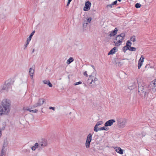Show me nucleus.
<instances>
[{"mask_svg":"<svg viewBox=\"0 0 156 156\" xmlns=\"http://www.w3.org/2000/svg\"><path fill=\"white\" fill-rule=\"evenodd\" d=\"M23 109V110H27V109H30L28 107H27L25 108L24 107Z\"/></svg>","mask_w":156,"mask_h":156,"instance_id":"nucleus-50","label":"nucleus"},{"mask_svg":"<svg viewBox=\"0 0 156 156\" xmlns=\"http://www.w3.org/2000/svg\"><path fill=\"white\" fill-rule=\"evenodd\" d=\"M42 147H45L44 145H43V143H42L41 142V143L40 144V145L39 146V149L40 150H42Z\"/></svg>","mask_w":156,"mask_h":156,"instance_id":"nucleus-29","label":"nucleus"},{"mask_svg":"<svg viewBox=\"0 0 156 156\" xmlns=\"http://www.w3.org/2000/svg\"><path fill=\"white\" fill-rule=\"evenodd\" d=\"M34 72V70L32 68H30V70L29 71V74L30 75V76L32 77H33V74Z\"/></svg>","mask_w":156,"mask_h":156,"instance_id":"nucleus-16","label":"nucleus"},{"mask_svg":"<svg viewBox=\"0 0 156 156\" xmlns=\"http://www.w3.org/2000/svg\"><path fill=\"white\" fill-rule=\"evenodd\" d=\"M83 75L86 77H88V76L87 73V71H85L83 73Z\"/></svg>","mask_w":156,"mask_h":156,"instance_id":"nucleus-43","label":"nucleus"},{"mask_svg":"<svg viewBox=\"0 0 156 156\" xmlns=\"http://www.w3.org/2000/svg\"><path fill=\"white\" fill-rule=\"evenodd\" d=\"M106 126H105L104 125V126L100 127L98 128V129H99V130H106L107 131L109 129L108 127H106Z\"/></svg>","mask_w":156,"mask_h":156,"instance_id":"nucleus-17","label":"nucleus"},{"mask_svg":"<svg viewBox=\"0 0 156 156\" xmlns=\"http://www.w3.org/2000/svg\"><path fill=\"white\" fill-rule=\"evenodd\" d=\"M115 151L118 153L122 154L123 153V150L120 147H116Z\"/></svg>","mask_w":156,"mask_h":156,"instance_id":"nucleus-14","label":"nucleus"},{"mask_svg":"<svg viewBox=\"0 0 156 156\" xmlns=\"http://www.w3.org/2000/svg\"><path fill=\"white\" fill-rule=\"evenodd\" d=\"M91 20L92 18L91 17H89L87 20V22L90 23Z\"/></svg>","mask_w":156,"mask_h":156,"instance_id":"nucleus-36","label":"nucleus"},{"mask_svg":"<svg viewBox=\"0 0 156 156\" xmlns=\"http://www.w3.org/2000/svg\"><path fill=\"white\" fill-rule=\"evenodd\" d=\"M35 30L33 31L30 34V35H29L28 38L31 39L32 38V37H33V36L34 35V33H35Z\"/></svg>","mask_w":156,"mask_h":156,"instance_id":"nucleus-25","label":"nucleus"},{"mask_svg":"<svg viewBox=\"0 0 156 156\" xmlns=\"http://www.w3.org/2000/svg\"><path fill=\"white\" fill-rule=\"evenodd\" d=\"M113 5H112V4H111L108 5L106 6V7L107 8H111L112 7V6Z\"/></svg>","mask_w":156,"mask_h":156,"instance_id":"nucleus-39","label":"nucleus"},{"mask_svg":"<svg viewBox=\"0 0 156 156\" xmlns=\"http://www.w3.org/2000/svg\"><path fill=\"white\" fill-rule=\"evenodd\" d=\"M84 87H87V85H86V84L85 83H84Z\"/></svg>","mask_w":156,"mask_h":156,"instance_id":"nucleus-57","label":"nucleus"},{"mask_svg":"<svg viewBox=\"0 0 156 156\" xmlns=\"http://www.w3.org/2000/svg\"><path fill=\"white\" fill-rule=\"evenodd\" d=\"M120 58H114V61L115 63V64L116 65H117L118 62H119V61L120 60Z\"/></svg>","mask_w":156,"mask_h":156,"instance_id":"nucleus-23","label":"nucleus"},{"mask_svg":"<svg viewBox=\"0 0 156 156\" xmlns=\"http://www.w3.org/2000/svg\"><path fill=\"white\" fill-rule=\"evenodd\" d=\"M73 61L74 59L73 57H70L67 60L66 63L68 65L71 63L72 62H73Z\"/></svg>","mask_w":156,"mask_h":156,"instance_id":"nucleus-19","label":"nucleus"},{"mask_svg":"<svg viewBox=\"0 0 156 156\" xmlns=\"http://www.w3.org/2000/svg\"><path fill=\"white\" fill-rule=\"evenodd\" d=\"M155 136H156V134L155 135Z\"/></svg>","mask_w":156,"mask_h":156,"instance_id":"nucleus-64","label":"nucleus"},{"mask_svg":"<svg viewBox=\"0 0 156 156\" xmlns=\"http://www.w3.org/2000/svg\"><path fill=\"white\" fill-rule=\"evenodd\" d=\"M49 109H52L53 111H55V107H49Z\"/></svg>","mask_w":156,"mask_h":156,"instance_id":"nucleus-46","label":"nucleus"},{"mask_svg":"<svg viewBox=\"0 0 156 156\" xmlns=\"http://www.w3.org/2000/svg\"><path fill=\"white\" fill-rule=\"evenodd\" d=\"M117 1L115 0V1L113 2H112V5H116L117 4Z\"/></svg>","mask_w":156,"mask_h":156,"instance_id":"nucleus-37","label":"nucleus"},{"mask_svg":"<svg viewBox=\"0 0 156 156\" xmlns=\"http://www.w3.org/2000/svg\"><path fill=\"white\" fill-rule=\"evenodd\" d=\"M118 50L117 48L116 47H114L110 51L108 52V55H113Z\"/></svg>","mask_w":156,"mask_h":156,"instance_id":"nucleus-10","label":"nucleus"},{"mask_svg":"<svg viewBox=\"0 0 156 156\" xmlns=\"http://www.w3.org/2000/svg\"><path fill=\"white\" fill-rule=\"evenodd\" d=\"M103 123V122L102 121H100L99 122H98L96 123V124L95 125V126L94 127V131H95V132H97L98 131H99V129H98V126H100V125H101Z\"/></svg>","mask_w":156,"mask_h":156,"instance_id":"nucleus-9","label":"nucleus"},{"mask_svg":"<svg viewBox=\"0 0 156 156\" xmlns=\"http://www.w3.org/2000/svg\"><path fill=\"white\" fill-rule=\"evenodd\" d=\"M49 80H44L43 81V83L44 84H47L48 82L49 81Z\"/></svg>","mask_w":156,"mask_h":156,"instance_id":"nucleus-34","label":"nucleus"},{"mask_svg":"<svg viewBox=\"0 0 156 156\" xmlns=\"http://www.w3.org/2000/svg\"><path fill=\"white\" fill-rule=\"evenodd\" d=\"M72 0H68V1H69V2H71Z\"/></svg>","mask_w":156,"mask_h":156,"instance_id":"nucleus-60","label":"nucleus"},{"mask_svg":"<svg viewBox=\"0 0 156 156\" xmlns=\"http://www.w3.org/2000/svg\"><path fill=\"white\" fill-rule=\"evenodd\" d=\"M5 125H3V127L2 128L0 129V130H1V132H2V130H4L5 128Z\"/></svg>","mask_w":156,"mask_h":156,"instance_id":"nucleus-44","label":"nucleus"},{"mask_svg":"<svg viewBox=\"0 0 156 156\" xmlns=\"http://www.w3.org/2000/svg\"><path fill=\"white\" fill-rule=\"evenodd\" d=\"M36 149V148L34 146H33L31 147V149L33 151H35Z\"/></svg>","mask_w":156,"mask_h":156,"instance_id":"nucleus-47","label":"nucleus"},{"mask_svg":"<svg viewBox=\"0 0 156 156\" xmlns=\"http://www.w3.org/2000/svg\"><path fill=\"white\" fill-rule=\"evenodd\" d=\"M45 99L43 98L39 99L37 103L34 105L32 106V107L31 108H36L37 107L41 106L43 104V103L45 102Z\"/></svg>","mask_w":156,"mask_h":156,"instance_id":"nucleus-6","label":"nucleus"},{"mask_svg":"<svg viewBox=\"0 0 156 156\" xmlns=\"http://www.w3.org/2000/svg\"><path fill=\"white\" fill-rule=\"evenodd\" d=\"M117 1L120 2L121 1V0H118Z\"/></svg>","mask_w":156,"mask_h":156,"instance_id":"nucleus-58","label":"nucleus"},{"mask_svg":"<svg viewBox=\"0 0 156 156\" xmlns=\"http://www.w3.org/2000/svg\"><path fill=\"white\" fill-rule=\"evenodd\" d=\"M92 135L91 133H89L87 135L85 143L86 147L87 148H89L90 144L92 140Z\"/></svg>","mask_w":156,"mask_h":156,"instance_id":"nucleus-5","label":"nucleus"},{"mask_svg":"<svg viewBox=\"0 0 156 156\" xmlns=\"http://www.w3.org/2000/svg\"><path fill=\"white\" fill-rule=\"evenodd\" d=\"M28 46L27 45H24V49H26L27 48V47Z\"/></svg>","mask_w":156,"mask_h":156,"instance_id":"nucleus-51","label":"nucleus"},{"mask_svg":"<svg viewBox=\"0 0 156 156\" xmlns=\"http://www.w3.org/2000/svg\"><path fill=\"white\" fill-rule=\"evenodd\" d=\"M82 83L81 81H79L75 83L74 84V85L76 86L79 84H81Z\"/></svg>","mask_w":156,"mask_h":156,"instance_id":"nucleus-32","label":"nucleus"},{"mask_svg":"<svg viewBox=\"0 0 156 156\" xmlns=\"http://www.w3.org/2000/svg\"><path fill=\"white\" fill-rule=\"evenodd\" d=\"M34 49L33 50V51H32V53H33L34 52Z\"/></svg>","mask_w":156,"mask_h":156,"instance_id":"nucleus-56","label":"nucleus"},{"mask_svg":"<svg viewBox=\"0 0 156 156\" xmlns=\"http://www.w3.org/2000/svg\"><path fill=\"white\" fill-rule=\"evenodd\" d=\"M23 151L25 153L27 154H28L30 152V150L29 149H25L24 150H23Z\"/></svg>","mask_w":156,"mask_h":156,"instance_id":"nucleus-31","label":"nucleus"},{"mask_svg":"<svg viewBox=\"0 0 156 156\" xmlns=\"http://www.w3.org/2000/svg\"><path fill=\"white\" fill-rule=\"evenodd\" d=\"M121 37H120L119 36L118 37V35L117 36L115 37V40H121V41H122L123 40H122V38H121Z\"/></svg>","mask_w":156,"mask_h":156,"instance_id":"nucleus-30","label":"nucleus"},{"mask_svg":"<svg viewBox=\"0 0 156 156\" xmlns=\"http://www.w3.org/2000/svg\"><path fill=\"white\" fill-rule=\"evenodd\" d=\"M11 101L8 99L3 100L2 103V106H0V114L7 115L10 112L11 109Z\"/></svg>","mask_w":156,"mask_h":156,"instance_id":"nucleus-1","label":"nucleus"},{"mask_svg":"<svg viewBox=\"0 0 156 156\" xmlns=\"http://www.w3.org/2000/svg\"><path fill=\"white\" fill-rule=\"evenodd\" d=\"M2 135V133L1 132V130H0V138L1 137Z\"/></svg>","mask_w":156,"mask_h":156,"instance_id":"nucleus-53","label":"nucleus"},{"mask_svg":"<svg viewBox=\"0 0 156 156\" xmlns=\"http://www.w3.org/2000/svg\"><path fill=\"white\" fill-rule=\"evenodd\" d=\"M142 58V60H143L144 59V57L143 56V55H141V57L140 58Z\"/></svg>","mask_w":156,"mask_h":156,"instance_id":"nucleus-52","label":"nucleus"},{"mask_svg":"<svg viewBox=\"0 0 156 156\" xmlns=\"http://www.w3.org/2000/svg\"><path fill=\"white\" fill-rule=\"evenodd\" d=\"M141 134H142V136L141 137H142L144 136L145 135V133L143 132H141Z\"/></svg>","mask_w":156,"mask_h":156,"instance_id":"nucleus-41","label":"nucleus"},{"mask_svg":"<svg viewBox=\"0 0 156 156\" xmlns=\"http://www.w3.org/2000/svg\"><path fill=\"white\" fill-rule=\"evenodd\" d=\"M118 8H120V7H118Z\"/></svg>","mask_w":156,"mask_h":156,"instance_id":"nucleus-63","label":"nucleus"},{"mask_svg":"<svg viewBox=\"0 0 156 156\" xmlns=\"http://www.w3.org/2000/svg\"><path fill=\"white\" fill-rule=\"evenodd\" d=\"M34 147H35L36 148H37V147H38V146H39V144H38V143H36L35 144H34Z\"/></svg>","mask_w":156,"mask_h":156,"instance_id":"nucleus-45","label":"nucleus"},{"mask_svg":"<svg viewBox=\"0 0 156 156\" xmlns=\"http://www.w3.org/2000/svg\"><path fill=\"white\" fill-rule=\"evenodd\" d=\"M144 62L143 60H141V58H140L138 61V69H140L142 66L143 62Z\"/></svg>","mask_w":156,"mask_h":156,"instance_id":"nucleus-15","label":"nucleus"},{"mask_svg":"<svg viewBox=\"0 0 156 156\" xmlns=\"http://www.w3.org/2000/svg\"><path fill=\"white\" fill-rule=\"evenodd\" d=\"M41 142L43 143V145H44L45 146L47 145V142L46 140H42Z\"/></svg>","mask_w":156,"mask_h":156,"instance_id":"nucleus-27","label":"nucleus"},{"mask_svg":"<svg viewBox=\"0 0 156 156\" xmlns=\"http://www.w3.org/2000/svg\"><path fill=\"white\" fill-rule=\"evenodd\" d=\"M29 44V42H27V41H26V44H25V45H27V46H28V45Z\"/></svg>","mask_w":156,"mask_h":156,"instance_id":"nucleus-54","label":"nucleus"},{"mask_svg":"<svg viewBox=\"0 0 156 156\" xmlns=\"http://www.w3.org/2000/svg\"><path fill=\"white\" fill-rule=\"evenodd\" d=\"M31 39L29 38H27V40L26 41L27 42H29H29H30V41H31Z\"/></svg>","mask_w":156,"mask_h":156,"instance_id":"nucleus-48","label":"nucleus"},{"mask_svg":"<svg viewBox=\"0 0 156 156\" xmlns=\"http://www.w3.org/2000/svg\"><path fill=\"white\" fill-rule=\"evenodd\" d=\"M126 48V45L123 47L122 48V50L125 53L126 52V50H128V49H127V48Z\"/></svg>","mask_w":156,"mask_h":156,"instance_id":"nucleus-33","label":"nucleus"},{"mask_svg":"<svg viewBox=\"0 0 156 156\" xmlns=\"http://www.w3.org/2000/svg\"><path fill=\"white\" fill-rule=\"evenodd\" d=\"M91 5V2L89 1L86 2L85 3V6L83 7V10L85 11L89 10L90 9Z\"/></svg>","mask_w":156,"mask_h":156,"instance_id":"nucleus-7","label":"nucleus"},{"mask_svg":"<svg viewBox=\"0 0 156 156\" xmlns=\"http://www.w3.org/2000/svg\"><path fill=\"white\" fill-rule=\"evenodd\" d=\"M117 65L118 66H122L123 63L119 62H118Z\"/></svg>","mask_w":156,"mask_h":156,"instance_id":"nucleus-40","label":"nucleus"},{"mask_svg":"<svg viewBox=\"0 0 156 156\" xmlns=\"http://www.w3.org/2000/svg\"><path fill=\"white\" fill-rule=\"evenodd\" d=\"M153 84H154V88H155V87H156V79H155L154 80V83H153Z\"/></svg>","mask_w":156,"mask_h":156,"instance_id":"nucleus-42","label":"nucleus"},{"mask_svg":"<svg viewBox=\"0 0 156 156\" xmlns=\"http://www.w3.org/2000/svg\"><path fill=\"white\" fill-rule=\"evenodd\" d=\"M118 30L117 28H115L114 30H112L110 34L108 35V36L110 37H112L115 35L117 33Z\"/></svg>","mask_w":156,"mask_h":156,"instance_id":"nucleus-11","label":"nucleus"},{"mask_svg":"<svg viewBox=\"0 0 156 156\" xmlns=\"http://www.w3.org/2000/svg\"><path fill=\"white\" fill-rule=\"evenodd\" d=\"M8 145V143L7 141L5 142V141H4V144H3V146L2 147V150L1 151V155L2 156H4L5 155V153H4V149L5 148V147H7V145Z\"/></svg>","mask_w":156,"mask_h":156,"instance_id":"nucleus-12","label":"nucleus"},{"mask_svg":"<svg viewBox=\"0 0 156 156\" xmlns=\"http://www.w3.org/2000/svg\"><path fill=\"white\" fill-rule=\"evenodd\" d=\"M27 111H29L30 112H32L33 113H37L38 112V110L37 109H35L34 110H30V109H27Z\"/></svg>","mask_w":156,"mask_h":156,"instance_id":"nucleus-24","label":"nucleus"},{"mask_svg":"<svg viewBox=\"0 0 156 156\" xmlns=\"http://www.w3.org/2000/svg\"><path fill=\"white\" fill-rule=\"evenodd\" d=\"M91 66L94 69V71L91 73V74L89 76L90 78V77H94V76H96V70H95V68L94 67V66L93 65H91Z\"/></svg>","mask_w":156,"mask_h":156,"instance_id":"nucleus-13","label":"nucleus"},{"mask_svg":"<svg viewBox=\"0 0 156 156\" xmlns=\"http://www.w3.org/2000/svg\"><path fill=\"white\" fill-rule=\"evenodd\" d=\"M137 135H140V134H138Z\"/></svg>","mask_w":156,"mask_h":156,"instance_id":"nucleus-62","label":"nucleus"},{"mask_svg":"<svg viewBox=\"0 0 156 156\" xmlns=\"http://www.w3.org/2000/svg\"><path fill=\"white\" fill-rule=\"evenodd\" d=\"M137 82L138 84V92L139 93L140 96L144 98L147 96L150 90V88L146 85L141 86L140 83L138 82Z\"/></svg>","mask_w":156,"mask_h":156,"instance_id":"nucleus-2","label":"nucleus"},{"mask_svg":"<svg viewBox=\"0 0 156 156\" xmlns=\"http://www.w3.org/2000/svg\"><path fill=\"white\" fill-rule=\"evenodd\" d=\"M88 24V23L87 22L84 23L83 24V27L85 28L87 26V24Z\"/></svg>","mask_w":156,"mask_h":156,"instance_id":"nucleus-38","label":"nucleus"},{"mask_svg":"<svg viewBox=\"0 0 156 156\" xmlns=\"http://www.w3.org/2000/svg\"><path fill=\"white\" fill-rule=\"evenodd\" d=\"M115 122V120L114 119H110L106 121L105 123V126H112L113 123Z\"/></svg>","mask_w":156,"mask_h":156,"instance_id":"nucleus-8","label":"nucleus"},{"mask_svg":"<svg viewBox=\"0 0 156 156\" xmlns=\"http://www.w3.org/2000/svg\"><path fill=\"white\" fill-rule=\"evenodd\" d=\"M122 60H125V59H128L127 58H124V59H122Z\"/></svg>","mask_w":156,"mask_h":156,"instance_id":"nucleus-59","label":"nucleus"},{"mask_svg":"<svg viewBox=\"0 0 156 156\" xmlns=\"http://www.w3.org/2000/svg\"><path fill=\"white\" fill-rule=\"evenodd\" d=\"M93 11H95V10H93Z\"/></svg>","mask_w":156,"mask_h":156,"instance_id":"nucleus-61","label":"nucleus"},{"mask_svg":"<svg viewBox=\"0 0 156 156\" xmlns=\"http://www.w3.org/2000/svg\"><path fill=\"white\" fill-rule=\"evenodd\" d=\"M117 42H115V41H114V43H115V45L116 46H118L121 44V43L122 42V41H121V40H117Z\"/></svg>","mask_w":156,"mask_h":156,"instance_id":"nucleus-18","label":"nucleus"},{"mask_svg":"<svg viewBox=\"0 0 156 156\" xmlns=\"http://www.w3.org/2000/svg\"><path fill=\"white\" fill-rule=\"evenodd\" d=\"M119 36L121 37L122 40H124L125 37V34L123 33H122L121 34L118 35V37Z\"/></svg>","mask_w":156,"mask_h":156,"instance_id":"nucleus-22","label":"nucleus"},{"mask_svg":"<svg viewBox=\"0 0 156 156\" xmlns=\"http://www.w3.org/2000/svg\"><path fill=\"white\" fill-rule=\"evenodd\" d=\"M141 6V5L139 3H137L135 4V7L136 8H139Z\"/></svg>","mask_w":156,"mask_h":156,"instance_id":"nucleus-28","label":"nucleus"},{"mask_svg":"<svg viewBox=\"0 0 156 156\" xmlns=\"http://www.w3.org/2000/svg\"><path fill=\"white\" fill-rule=\"evenodd\" d=\"M49 87H52V84L49 81L48 84H47Z\"/></svg>","mask_w":156,"mask_h":156,"instance_id":"nucleus-35","label":"nucleus"},{"mask_svg":"<svg viewBox=\"0 0 156 156\" xmlns=\"http://www.w3.org/2000/svg\"><path fill=\"white\" fill-rule=\"evenodd\" d=\"M70 2H69V1H68L67 3V4L66 5V6H68L69 5Z\"/></svg>","mask_w":156,"mask_h":156,"instance_id":"nucleus-49","label":"nucleus"},{"mask_svg":"<svg viewBox=\"0 0 156 156\" xmlns=\"http://www.w3.org/2000/svg\"><path fill=\"white\" fill-rule=\"evenodd\" d=\"M126 48L127 47H129L131 45V44H132V43L129 40H128L126 42Z\"/></svg>","mask_w":156,"mask_h":156,"instance_id":"nucleus-20","label":"nucleus"},{"mask_svg":"<svg viewBox=\"0 0 156 156\" xmlns=\"http://www.w3.org/2000/svg\"><path fill=\"white\" fill-rule=\"evenodd\" d=\"M116 120L117 122V125L119 128H122L125 127L127 122L126 119L119 117L117 118Z\"/></svg>","mask_w":156,"mask_h":156,"instance_id":"nucleus-3","label":"nucleus"},{"mask_svg":"<svg viewBox=\"0 0 156 156\" xmlns=\"http://www.w3.org/2000/svg\"><path fill=\"white\" fill-rule=\"evenodd\" d=\"M135 88V86H134L132 85L131 86V89H133Z\"/></svg>","mask_w":156,"mask_h":156,"instance_id":"nucleus-55","label":"nucleus"},{"mask_svg":"<svg viewBox=\"0 0 156 156\" xmlns=\"http://www.w3.org/2000/svg\"><path fill=\"white\" fill-rule=\"evenodd\" d=\"M91 77L90 78L89 77V79L87 80V82L88 83H89V81L91 80V82L89 83V86L91 87H95L96 85L98 84V79L96 77H95L94 78V79H93Z\"/></svg>","mask_w":156,"mask_h":156,"instance_id":"nucleus-4","label":"nucleus"},{"mask_svg":"<svg viewBox=\"0 0 156 156\" xmlns=\"http://www.w3.org/2000/svg\"><path fill=\"white\" fill-rule=\"evenodd\" d=\"M128 50L131 51H135L136 50V48L134 47L130 46L129 47H127Z\"/></svg>","mask_w":156,"mask_h":156,"instance_id":"nucleus-21","label":"nucleus"},{"mask_svg":"<svg viewBox=\"0 0 156 156\" xmlns=\"http://www.w3.org/2000/svg\"><path fill=\"white\" fill-rule=\"evenodd\" d=\"M130 39V41H133V42H135L136 41L135 36H133L131 37Z\"/></svg>","mask_w":156,"mask_h":156,"instance_id":"nucleus-26","label":"nucleus"}]
</instances>
